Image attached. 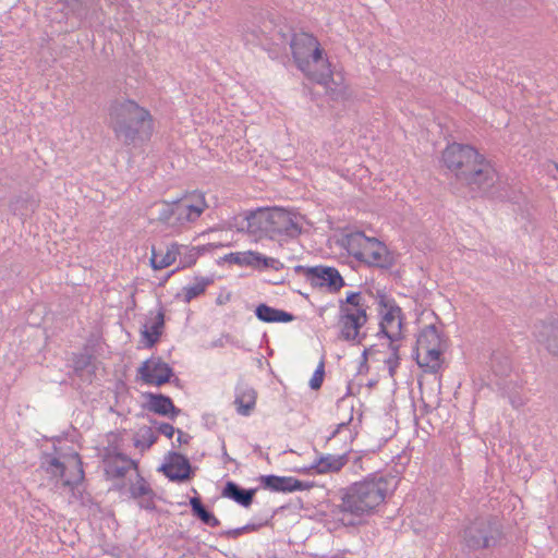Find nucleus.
Returning <instances> with one entry per match:
<instances>
[{"label":"nucleus","mask_w":558,"mask_h":558,"mask_svg":"<svg viewBox=\"0 0 558 558\" xmlns=\"http://www.w3.org/2000/svg\"><path fill=\"white\" fill-rule=\"evenodd\" d=\"M396 476L373 473L343 489L341 502L332 510L333 515L347 526L360 523L365 515L373 514L397 488Z\"/></svg>","instance_id":"1"},{"label":"nucleus","mask_w":558,"mask_h":558,"mask_svg":"<svg viewBox=\"0 0 558 558\" xmlns=\"http://www.w3.org/2000/svg\"><path fill=\"white\" fill-rule=\"evenodd\" d=\"M110 125L116 136L130 145L137 140H149L153 134V117L134 100L121 98L109 106Z\"/></svg>","instance_id":"2"},{"label":"nucleus","mask_w":558,"mask_h":558,"mask_svg":"<svg viewBox=\"0 0 558 558\" xmlns=\"http://www.w3.org/2000/svg\"><path fill=\"white\" fill-rule=\"evenodd\" d=\"M298 68L319 84L327 85L332 78L331 65L324 58L318 40L308 33L293 34L289 41Z\"/></svg>","instance_id":"3"},{"label":"nucleus","mask_w":558,"mask_h":558,"mask_svg":"<svg viewBox=\"0 0 558 558\" xmlns=\"http://www.w3.org/2000/svg\"><path fill=\"white\" fill-rule=\"evenodd\" d=\"M343 245L351 256L368 266L387 269L395 263L392 254L383 242L366 236L363 232L347 234Z\"/></svg>","instance_id":"4"},{"label":"nucleus","mask_w":558,"mask_h":558,"mask_svg":"<svg viewBox=\"0 0 558 558\" xmlns=\"http://www.w3.org/2000/svg\"><path fill=\"white\" fill-rule=\"evenodd\" d=\"M445 348L442 336L434 325L421 330L416 339V357L422 367L437 373L441 367V354Z\"/></svg>","instance_id":"5"},{"label":"nucleus","mask_w":558,"mask_h":558,"mask_svg":"<svg viewBox=\"0 0 558 558\" xmlns=\"http://www.w3.org/2000/svg\"><path fill=\"white\" fill-rule=\"evenodd\" d=\"M464 177L460 182L477 195L498 196L495 191L499 183V175L489 160L483 155L469 172H461Z\"/></svg>","instance_id":"6"},{"label":"nucleus","mask_w":558,"mask_h":558,"mask_svg":"<svg viewBox=\"0 0 558 558\" xmlns=\"http://www.w3.org/2000/svg\"><path fill=\"white\" fill-rule=\"evenodd\" d=\"M499 527L490 520L478 518L462 531L463 543L470 550H478L495 546L500 539Z\"/></svg>","instance_id":"7"},{"label":"nucleus","mask_w":558,"mask_h":558,"mask_svg":"<svg viewBox=\"0 0 558 558\" xmlns=\"http://www.w3.org/2000/svg\"><path fill=\"white\" fill-rule=\"evenodd\" d=\"M43 466L51 476L62 480L64 486L75 487L84 480L83 463L76 452L68 456L65 461H61L57 457L46 456Z\"/></svg>","instance_id":"8"},{"label":"nucleus","mask_w":558,"mask_h":558,"mask_svg":"<svg viewBox=\"0 0 558 558\" xmlns=\"http://www.w3.org/2000/svg\"><path fill=\"white\" fill-rule=\"evenodd\" d=\"M482 155L472 146L459 143L449 144L442 151V162L453 173L458 182L469 172Z\"/></svg>","instance_id":"9"},{"label":"nucleus","mask_w":558,"mask_h":558,"mask_svg":"<svg viewBox=\"0 0 558 558\" xmlns=\"http://www.w3.org/2000/svg\"><path fill=\"white\" fill-rule=\"evenodd\" d=\"M294 271L302 274L311 286L326 288L329 292H338L344 286L342 276L335 267L298 265L294 267Z\"/></svg>","instance_id":"10"},{"label":"nucleus","mask_w":558,"mask_h":558,"mask_svg":"<svg viewBox=\"0 0 558 558\" xmlns=\"http://www.w3.org/2000/svg\"><path fill=\"white\" fill-rule=\"evenodd\" d=\"M377 304L381 319L379 323L380 332H383L390 342H396L401 336L402 310L396 301L386 294H378Z\"/></svg>","instance_id":"11"},{"label":"nucleus","mask_w":558,"mask_h":558,"mask_svg":"<svg viewBox=\"0 0 558 558\" xmlns=\"http://www.w3.org/2000/svg\"><path fill=\"white\" fill-rule=\"evenodd\" d=\"M242 36L247 45L260 46L264 49L270 44L284 47L288 43L287 36L281 31L272 29L271 22H264L262 26L245 24L242 27Z\"/></svg>","instance_id":"12"},{"label":"nucleus","mask_w":558,"mask_h":558,"mask_svg":"<svg viewBox=\"0 0 558 558\" xmlns=\"http://www.w3.org/2000/svg\"><path fill=\"white\" fill-rule=\"evenodd\" d=\"M271 240L295 239L302 232L301 217L282 208H271Z\"/></svg>","instance_id":"13"},{"label":"nucleus","mask_w":558,"mask_h":558,"mask_svg":"<svg viewBox=\"0 0 558 558\" xmlns=\"http://www.w3.org/2000/svg\"><path fill=\"white\" fill-rule=\"evenodd\" d=\"M367 314L365 308L348 310L340 304L339 306V325L341 337L347 341L361 342L360 329L366 324Z\"/></svg>","instance_id":"14"},{"label":"nucleus","mask_w":558,"mask_h":558,"mask_svg":"<svg viewBox=\"0 0 558 558\" xmlns=\"http://www.w3.org/2000/svg\"><path fill=\"white\" fill-rule=\"evenodd\" d=\"M207 207L203 194H193L174 202V221L175 228L183 227L189 222H194L199 218Z\"/></svg>","instance_id":"15"},{"label":"nucleus","mask_w":558,"mask_h":558,"mask_svg":"<svg viewBox=\"0 0 558 558\" xmlns=\"http://www.w3.org/2000/svg\"><path fill=\"white\" fill-rule=\"evenodd\" d=\"M140 378L147 385L162 386L173 376L172 367L159 356H150L137 369Z\"/></svg>","instance_id":"16"},{"label":"nucleus","mask_w":558,"mask_h":558,"mask_svg":"<svg viewBox=\"0 0 558 558\" xmlns=\"http://www.w3.org/2000/svg\"><path fill=\"white\" fill-rule=\"evenodd\" d=\"M264 489L275 493H292L308 490L314 487V483L310 481H301L293 476H278L274 474L260 475L258 478Z\"/></svg>","instance_id":"17"},{"label":"nucleus","mask_w":558,"mask_h":558,"mask_svg":"<svg viewBox=\"0 0 558 558\" xmlns=\"http://www.w3.org/2000/svg\"><path fill=\"white\" fill-rule=\"evenodd\" d=\"M271 208H258L246 214L240 230L257 238H271L270 227Z\"/></svg>","instance_id":"18"},{"label":"nucleus","mask_w":558,"mask_h":558,"mask_svg":"<svg viewBox=\"0 0 558 558\" xmlns=\"http://www.w3.org/2000/svg\"><path fill=\"white\" fill-rule=\"evenodd\" d=\"M534 337L551 355L558 357V320L550 319L536 324Z\"/></svg>","instance_id":"19"},{"label":"nucleus","mask_w":558,"mask_h":558,"mask_svg":"<svg viewBox=\"0 0 558 558\" xmlns=\"http://www.w3.org/2000/svg\"><path fill=\"white\" fill-rule=\"evenodd\" d=\"M348 453L322 454L310 466L301 469L300 472H315L317 474L337 473L348 463Z\"/></svg>","instance_id":"20"},{"label":"nucleus","mask_w":558,"mask_h":558,"mask_svg":"<svg viewBox=\"0 0 558 558\" xmlns=\"http://www.w3.org/2000/svg\"><path fill=\"white\" fill-rule=\"evenodd\" d=\"M105 465L106 474L111 478H123L130 470L138 472L137 461L121 452L109 456Z\"/></svg>","instance_id":"21"},{"label":"nucleus","mask_w":558,"mask_h":558,"mask_svg":"<svg viewBox=\"0 0 558 558\" xmlns=\"http://www.w3.org/2000/svg\"><path fill=\"white\" fill-rule=\"evenodd\" d=\"M165 475L172 482H183L191 476V464L189 459L178 452L170 453V461L161 466Z\"/></svg>","instance_id":"22"},{"label":"nucleus","mask_w":558,"mask_h":558,"mask_svg":"<svg viewBox=\"0 0 558 558\" xmlns=\"http://www.w3.org/2000/svg\"><path fill=\"white\" fill-rule=\"evenodd\" d=\"M165 326V314L160 308L154 316L144 324L141 335L144 345L153 348L159 340Z\"/></svg>","instance_id":"23"},{"label":"nucleus","mask_w":558,"mask_h":558,"mask_svg":"<svg viewBox=\"0 0 558 558\" xmlns=\"http://www.w3.org/2000/svg\"><path fill=\"white\" fill-rule=\"evenodd\" d=\"M256 391L247 383L239 381L235 386L236 411L241 415H250L256 404Z\"/></svg>","instance_id":"24"},{"label":"nucleus","mask_w":558,"mask_h":558,"mask_svg":"<svg viewBox=\"0 0 558 558\" xmlns=\"http://www.w3.org/2000/svg\"><path fill=\"white\" fill-rule=\"evenodd\" d=\"M257 489L258 488L244 489L239 484L229 481L226 483L221 495L225 498L235 501L243 508H248L253 502Z\"/></svg>","instance_id":"25"},{"label":"nucleus","mask_w":558,"mask_h":558,"mask_svg":"<svg viewBox=\"0 0 558 558\" xmlns=\"http://www.w3.org/2000/svg\"><path fill=\"white\" fill-rule=\"evenodd\" d=\"M181 245L172 243L167 247L165 253L158 252L155 247L151 248L150 266L156 269H163L172 265L178 256H181Z\"/></svg>","instance_id":"26"},{"label":"nucleus","mask_w":558,"mask_h":558,"mask_svg":"<svg viewBox=\"0 0 558 558\" xmlns=\"http://www.w3.org/2000/svg\"><path fill=\"white\" fill-rule=\"evenodd\" d=\"M38 207V201L29 194H21L13 197L9 203V208L14 216L25 219L35 213Z\"/></svg>","instance_id":"27"},{"label":"nucleus","mask_w":558,"mask_h":558,"mask_svg":"<svg viewBox=\"0 0 558 558\" xmlns=\"http://www.w3.org/2000/svg\"><path fill=\"white\" fill-rule=\"evenodd\" d=\"M255 315L264 323H290L294 319L291 313L271 307L265 303L256 307Z\"/></svg>","instance_id":"28"},{"label":"nucleus","mask_w":558,"mask_h":558,"mask_svg":"<svg viewBox=\"0 0 558 558\" xmlns=\"http://www.w3.org/2000/svg\"><path fill=\"white\" fill-rule=\"evenodd\" d=\"M147 397L150 411L165 416L170 414L171 418H174L180 413V410L174 407L169 397L154 393H148Z\"/></svg>","instance_id":"29"},{"label":"nucleus","mask_w":558,"mask_h":558,"mask_svg":"<svg viewBox=\"0 0 558 558\" xmlns=\"http://www.w3.org/2000/svg\"><path fill=\"white\" fill-rule=\"evenodd\" d=\"M214 282L209 277H196L194 281L182 289V298L185 303L203 294L208 286Z\"/></svg>","instance_id":"30"},{"label":"nucleus","mask_w":558,"mask_h":558,"mask_svg":"<svg viewBox=\"0 0 558 558\" xmlns=\"http://www.w3.org/2000/svg\"><path fill=\"white\" fill-rule=\"evenodd\" d=\"M190 506L193 515L199 519L204 524L211 527L220 525V521L215 517L213 512L206 509L198 497L191 498Z\"/></svg>","instance_id":"31"},{"label":"nucleus","mask_w":558,"mask_h":558,"mask_svg":"<svg viewBox=\"0 0 558 558\" xmlns=\"http://www.w3.org/2000/svg\"><path fill=\"white\" fill-rule=\"evenodd\" d=\"M157 440V436L151 427L143 426L138 429L134 437V446L144 451L149 449Z\"/></svg>","instance_id":"32"},{"label":"nucleus","mask_w":558,"mask_h":558,"mask_svg":"<svg viewBox=\"0 0 558 558\" xmlns=\"http://www.w3.org/2000/svg\"><path fill=\"white\" fill-rule=\"evenodd\" d=\"M492 371L499 377L507 376L511 371L510 359L501 353H494L490 360Z\"/></svg>","instance_id":"33"},{"label":"nucleus","mask_w":558,"mask_h":558,"mask_svg":"<svg viewBox=\"0 0 558 558\" xmlns=\"http://www.w3.org/2000/svg\"><path fill=\"white\" fill-rule=\"evenodd\" d=\"M150 489L153 488L150 487L149 483L140 474V472H137L136 481L131 483L129 486L130 497L136 500L144 495H149Z\"/></svg>","instance_id":"34"},{"label":"nucleus","mask_w":558,"mask_h":558,"mask_svg":"<svg viewBox=\"0 0 558 558\" xmlns=\"http://www.w3.org/2000/svg\"><path fill=\"white\" fill-rule=\"evenodd\" d=\"M158 220L167 225L168 227L175 228L174 221V202H163L158 213Z\"/></svg>","instance_id":"35"},{"label":"nucleus","mask_w":558,"mask_h":558,"mask_svg":"<svg viewBox=\"0 0 558 558\" xmlns=\"http://www.w3.org/2000/svg\"><path fill=\"white\" fill-rule=\"evenodd\" d=\"M62 2L73 14L82 19L86 15L87 3L86 0H59Z\"/></svg>","instance_id":"36"},{"label":"nucleus","mask_w":558,"mask_h":558,"mask_svg":"<svg viewBox=\"0 0 558 558\" xmlns=\"http://www.w3.org/2000/svg\"><path fill=\"white\" fill-rule=\"evenodd\" d=\"M181 256L180 263L183 267H190L193 264H195L196 259L198 258V251L194 247L189 248L187 246L181 245Z\"/></svg>","instance_id":"37"},{"label":"nucleus","mask_w":558,"mask_h":558,"mask_svg":"<svg viewBox=\"0 0 558 558\" xmlns=\"http://www.w3.org/2000/svg\"><path fill=\"white\" fill-rule=\"evenodd\" d=\"M389 348L391 350V354L385 361V364L388 367V372H389L390 377H393L395 373H396V369L399 366V360H400L399 354H398L399 347L397 344H395V342H390Z\"/></svg>","instance_id":"38"},{"label":"nucleus","mask_w":558,"mask_h":558,"mask_svg":"<svg viewBox=\"0 0 558 558\" xmlns=\"http://www.w3.org/2000/svg\"><path fill=\"white\" fill-rule=\"evenodd\" d=\"M340 304H343L348 310L351 308H365L366 305L362 302V296L360 292H349L347 294L345 301H341Z\"/></svg>","instance_id":"39"},{"label":"nucleus","mask_w":558,"mask_h":558,"mask_svg":"<svg viewBox=\"0 0 558 558\" xmlns=\"http://www.w3.org/2000/svg\"><path fill=\"white\" fill-rule=\"evenodd\" d=\"M156 497H157L156 493L153 489H150L149 495H144L143 497H140L136 499L137 505L142 509H145L148 511H154L156 509V504H155Z\"/></svg>","instance_id":"40"},{"label":"nucleus","mask_w":558,"mask_h":558,"mask_svg":"<svg viewBox=\"0 0 558 558\" xmlns=\"http://www.w3.org/2000/svg\"><path fill=\"white\" fill-rule=\"evenodd\" d=\"M325 369H324V362L322 361L317 368L315 369L311 380H310V387L314 390L319 389L322 387L323 380H324Z\"/></svg>","instance_id":"41"},{"label":"nucleus","mask_w":558,"mask_h":558,"mask_svg":"<svg viewBox=\"0 0 558 558\" xmlns=\"http://www.w3.org/2000/svg\"><path fill=\"white\" fill-rule=\"evenodd\" d=\"M256 529H257V526L255 524H246L241 527L227 530V531L222 532L220 535L226 536L228 538H236L240 535H242L246 532L255 531Z\"/></svg>","instance_id":"42"},{"label":"nucleus","mask_w":558,"mask_h":558,"mask_svg":"<svg viewBox=\"0 0 558 558\" xmlns=\"http://www.w3.org/2000/svg\"><path fill=\"white\" fill-rule=\"evenodd\" d=\"M282 267H283V264L279 259H276L272 257H267V256L264 257L263 269L271 268L275 270H279Z\"/></svg>","instance_id":"43"},{"label":"nucleus","mask_w":558,"mask_h":558,"mask_svg":"<svg viewBox=\"0 0 558 558\" xmlns=\"http://www.w3.org/2000/svg\"><path fill=\"white\" fill-rule=\"evenodd\" d=\"M158 432L170 439L173 437L175 428L169 423H160L158 426Z\"/></svg>","instance_id":"44"},{"label":"nucleus","mask_w":558,"mask_h":558,"mask_svg":"<svg viewBox=\"0 0 558 558\" xmlns=\"http://www.w3.org/2000/svg\"><path fill=\"white\" fill-rule=\"evenodd\" d=\"M264 257H265V255H263L262 253L253 252L252 251V256H251L252 265H251V267H254L256 269L263 270Z\"/></svg>","instance_id":"45"},{"label":"nucleus","mask_w":558,"mask_h":558,"mask_svg":"<svg viewBox=\"0 0 558 558\" xmlns=\"http://www.w3.org/2000/svg\"><path fill=\"white\" fill-rule=\"evenodd\" d=\"M509 401L514 409H520L526 404V399L520 395H512L509 397Z\"/></svg>","instance_id":"46"},{"label":"nucleus","mask_w":558,"mask_h":558,"mask_svg":"<svg viewBox=\"0 0 558 558\" xmlns=\"http://www.w3.org/2000/svg\"><path fill=\"white\" fill-rule=\"evenodd\" d=\"M349 425V422H342L337 425V427L332 430V433L327 437V441L335 438L343 428H347Z\"/></svg>","instance_id":"47"},{"label":"nucleus","mask_w":558,"mask_h":558,"mask_svg":"<svg viewBox=\"0 0 558 558\" xmlns=\"http://www.w3.org/2000/svg\"><path fill=\"white\" fill-rule=\"evenodd\" d=\"M252 251L243 252L242 259L240 260V266H251L252 265Z\"/></svg>","instance_id":"48"},{"label":"nucleus","mask_w":558,"mask_h":558,"mask_svg":"<svg viewBox=\"0 0 558 558\" xmlns=\"http://www.w3.org/2000/svg\"><path fill=\"white\" fill-rule=\"evenodd\" d=\"M242 259V253H231L229 255V262L240 265V260Z\"/></svg>","instance_id":"49"},{"label":"nucleus","mask_w":558,"mask_h":558,"mask_svg":"<svg viewBox=\"0 0 558 558\" xmlns=\"http://www.w3.org/2000/svg\"><path fill=\"white\" fill-rule=\"evenodd\" d=\"M230 340V336L229 335H225L222 336L220 339H218L217 341L214 342V345L215 347H222L225 341L226 342H229Z\"/></svg>","instance_id":"50"},{"label":"nucleus","mask_w":558,"mask_h":558,"mask_svg":"<svg viewBox=\"0 0 558 558\" xmlns=\"http://www.w3.org/2000/svg\"><path fill=\"white\" fill-rule=\"evenodd\" d=\"M88 364V357H82L81 360L76 361V366L75 368L78 369V368H83L85 366H87Z\"/></svg>","instance_id":"51"},{"label":"nucleus","mask_w":558,"mask_h":558,"mask_svg":"<svg viewBox=\"0 0 558 558\" xmlns=\"http://www.w3.org/2000/svg\"><path fill=\"white\" fill-rule=\"evenodd\" d=\"M184 437H189V436L186 434H184L182 430H178V441L180 444L187 441V439H185Z\"/></svg>","instance_id":"52"},{"label":"nucleus","mask_w":558,"mask_h":558,"mask_svg":"<svg viewBox=\"0 0 558 558\" xmlns=\"http://www.w3.org/2000/svg\"><path fill=\"white\" fill-rule=\"evenodd\" d=\"M551 166L555 168L556 171H558V165L557 163H553Z\"/></svg>","instance_id":"53"},{"label":"nucleus","mask_w":558,"mask_h":558,"mask_svg":"<svg viewBox=\"0 0 558 558\" xmlns=\"http://www.w3.org/2000/svg\"><path fill=\"white\" fill-rule=\"evenodd\" d=\"M332 558H337V557H332Z\"/></svg>","instance_id":"54"}]
</instances>
